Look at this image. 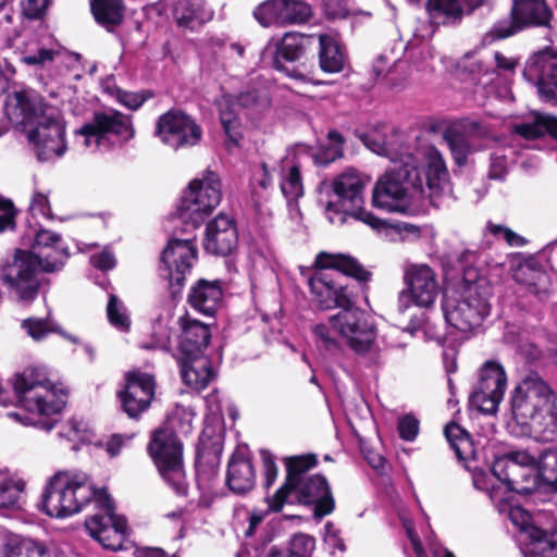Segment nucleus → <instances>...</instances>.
<instances>
[{"label": "nucleus", "mask_w": 557, "mask_h": 557, "mask_svg": "<svg viewBox=\"0 0 557 557\" xmlns=\"http://www.w3.org/2000/svg\"><path fill=\"white\" fill-rule=\"evenodd\" d=\"M90 503L98 512L85 520L88 534L108 550L123 549L127 536V520L116 515L115 504L107 488L94 486L88 475L59 471L47 482L38 509L51 518H65L84 509Z\"/></svg>", "instance_id": "f257e3e1"}, {"label": "nucleus", "mask_w": 557, "mask_h": 557, "mask_svg": "<svg viewBox=\"0 0 557 557\" xmlns=\"http://www.w3.org/2000/svg\"><path fill=\"white\" fill-rule=\"evenodd\" d=\"M307 277L311 299L318 309H348L366 294L372 272L348 253L320 251Z\"/></svg>", "instance_id": "f03ea898"}, {"label": "nucleus", "mask_w": 557, "mask_h": 557, "mask_svg": "<svg viewBox=\"0 0 557 557\" xmlns=\"http://www.w3.org/2000/svg\"><path fill=\"white\" fill-rule=\"evenodd\" d=\"M447 178L448 171L442 153L431 147L423 165L409 158L380 176L372 190V206L392 213L409 214L410 191L422 194L425 185L431 195H437Z\"/></svg>", "instance_id": "7ed1b4c3"}, {"label": "nucleus", "mask_w": 557, "mask_h": 557, "mask_svg": "<svg viewBox=\"0 0 557 557\" xmlns=\"http://www.w3.org/2000/svg\"><path fill=\"white\" fill-rule=\"evenodd\" d=\"M285 479L283 484L264 498L267 512L278 513L285 505L313 507V517L322 519L335 509L332 487L325 475L308 474L318 463L314 453L286 456L283 458Z\"/></svg>", "instance_id": "20e7f679"}, {"label": "nucleus", "mask_w": 557, "mask_h": 557, "mask_svg": "<svg viewBox=\"0 0 557 557\" xmlns=\"http://www.w3.org/2000/svg\"><path fill=\"white\" fill-rule=\"evenodd\" d=\"M487 262L476 252L466 250L456 260L455 268L462 274V300L445 299L442 304L445 320L460 332L484 334L487 315Z\"/></svg>", "instance_id": "39448f33"}, {"label": "nucleus", "mask_w": 557, "mask_h": 557, "mask_svg": "<svg viewBox=\"0 0 557 557\" xmlns=\"http://www.w3.org/2000/svg\"><path fill=\"white\" fill-rule=\"evenodd\" d=\"M14 396L21 407L30 413H37L36 419L25 417V424H32L44 431L55 428L60 414L65 408L70 395L69 387L50 380L46 367L29 366L13 380Z\"/></svg>", "instance_id": "423d86ee"}, {"label": "nucleus", "mask_w": 557, "mask_h": 557, "mask_svg": "<svg viewBox=\"0 0 557 557\" xmlns=\"http://www.w3.org/2000/svg\"><path fill=\"white\" fill-rule=\"evenodd\" d=\"M511 410L517 423L530 435H543L556 425L555 394L537 373L527 375L516 386Z\"/></svg>", "instance_id": "0eeeda50"}, {"label": "nucleus", "mask_w": 557, "mask_h": 557, "mask_svg": "<svg viewBox=\"0 0 557 557\" xmlns=\"http://www.w3.org/2000/svg\"><path fill=\"white\" fill-rule=\"evenodd\" d=\"M540 457L535 458L527 451L512 450L496 456L490 473L496 479L500 488V497H516V494L530 495L542 482Z\"/></svg>", "instance_id": "6e6552de"}, {"label": "nucleus", "mask_w": 557, "mask_h": 557, "mask_svg": "<svg viewBox=\"0 0 557 557\" xmlns=\"http://www.w3.org/2000/svg\"><path fill=\"white\" fill-rule=\"evenodd\" d=\"M317 34L285 33L275 42L272 67L299 82L308 81L314 73Z\"/></svg>", "instance_id": "1a4fd4ad"}, {"label": "nucleus", "mask_w": 557, "mask_h": 557, "mask_svg": "<svg viewBox=\"0 0 557 557\" xmlns=\"http://www.w3.org/2000/svg\"><path fill=\"white\" fill-rule=\"evenodd\" d=\"M147 451L158 472L177 495L187 494L184 480L183 443L174 430L158 428L152 431Z\"/></svg>", "instance_id": "9d476101"}, {"label": "nucleus", "mask_w": 557, "mask_h": 557, "mask_svg": "<svg viewBox=\"0 0 557 557\" xmlns=\"http://www.w3.org/2000/svg\"><path fill=\"white\" fill-rule=\"evenodd\" d=\"M222 182L218 173L206 170L201 178L193 180L183 191L177 207L178 216L198 227L219 206Z\"/></svg>", "instance_id": "9b49d317"}, {"label": "nucleus", "mask_w": 557, "mask_h": 557, "mask_svg": "<svg viewBox=\"0 0 557 557\" xmlns=\"http://www.w3.org/2000/svg\"><path fill=\"white\" fill-rule=\"evenodd\" d=\"M74 135L84 137L85 147L94 141L98 147L113 137L123 147L136 136L133 115L116 109L96 110L88 122L74 131Z\"/></svg>", "instance_id": "f8f14e48"}, {"label": "nucleus", "mask_w": 557, "mask_h": 557, "mask_svg": "<svg viewBox=\"0 0 557 557\" xmlns=\"http://www.w3.org/2000/svg\"><path fill=\"white\" fill-rule=\"evenodd\" d=\"M41 264L25 249H15L11 261L1 271V280L15 294L18 301L29 305L39 295L42 277Z\"/></svg>", "instance_id": "ddd939ff"}, {"label": "nucleus", "mask_w": 557, "mask_h": 557, "mask_svg": "<svg viewBox=\"0 0 557 557\" xmlns=\"http://www.w3.org/2000/svg\"><path fill=\"white\" fill-rule=\"evenodd\" d=\"M553 16L546 0H512L510 20L495 23L490 29V37L505 39L525 28H552Z\"/></svg>", "instance_id": "4468645a"}, {"label": "nucleus", "mask_w": 557, "mask_h": 557, "mask_svg": "<svg viewBox=\"0 0 557 557\" xmlns=\"http://www.w3.org/2000/svg\"><path fill=\"white\" fill-rule=\"evenodd\" d=\"M197 257L194 239L171 238L162 250L160 260L168 272L169 294L174 304L182 299L186 274L191 271Z\"/></svg>", "instance_id": "2eb2a0df"}, {"label": "nucleus", "mask_w": 557, "mask_h": 557, "mask_svg": "<svg viewBox=\"0 0 557 557\" xmlns=\"http://www.w3.org/2000/svg\"><path fill=\"white\" fill-rule=\"evenodd\" d=\"M202 134V127L196 120L181 109L168 110L156 122L154 135L174 150L197 146Z\"/></svg>", "instance_id": "dca6fc26"}, {"label": "nucleus", "mask_w": 557, "mask_h": 557, "mask_svg": "<svg viewBox=\"0 0 557 557\" xmlns=\"http://www.w3.org/2000/svg\"><path fill=\"white\" fill-rule=\"evenodd\" d=\"M24 134L33 146L37 159L41 162L48 161L52 157H62L67 150L65 122L53 112L41 116V120Z\"/></svg>", "instance_id": "f3484780"}, {"label": "nucleus", "mask_w": 557, "mask_h": 557, "mask_svg": "<svg viewBox=\"0 0 557 557\" xmlns=\"http://www.w3.org/2000/svg\"><path fill=\"white\" fill-rule=\"evenodd\" d=\"M406 289L398 296V312L404 313L411 305L430 308L438 295V283L433 269L426 264L409 267L404 276Z\"/></svg>", "instance_id": "a211bd4d"}, {"label": "nucleus", "mask_w": 557, "mask_h": 557, "mask_svg": "<svg viewBox=\"0 0 557 557\" xmlns=\"http://www.w3.org/2000/svg\"><path fill=\"white\" fill-rule=\"evenodd\" d=\"M156 379L140 369L129 370L124 374L123 387L116 397L121 409L129 419L138 420L147 411L156 396Z\"/></svg>", "instance_id": "6ab92c4d"}, {"label": "nucleus", "mask_w": 557, "mask_h": 557, "mask_svg": "<svg viewBox=\"0 0 557 557\" xmlns=\"http://www.w3.org/2000/svg\"><path fill=\"white\" fill-rule=\"evenodd\" d=\"M331 326L348 339V346L358 355L370 351L375 339V327L368 314L356 306L343 309L329 318Z\"/></svg>", "instance_id": "aec40b11"}, {"label": "nucleus", "mask_w": 557, "mask_h": 557, "mask_svg": "<svg viewBox=\"0 0 557 557\" xmlns=\"http://www.w3.org/2000/svg\"><path fill=\"white\" fill-rule=\"evenodd\" d=\"M522 76L533 84L544 102L557 101V49L545 47L532 53L524 65Z\"/></svg>", "instance_id": "412c9836"}, {"label": "nucleus", "mask_w": 557, "mask_h": 557, "mask_svg": "<svg viewBox=\"0 0 557 557\" xmlns=\"http://www.w3.org/2000/svg\"><path fill=\"white\" fill-rule=\"evenodd\" d=\"M5 113L12 126L25 133L50 112L41 98L18 90L8 97Z\"/></svg>", "instance_id": "4be33fe9"}, {"label": "nucleus", "mask_w": 557, "mask_h": 557, "mask_svg": "<svg viewBox=\"0 0 557 557\" xmlns=\"http://www.w3.org/2000/svg\"><path fill=\"white\" fill-rule=\"evenodd\" d=\"M28 251L39 261L44 273L61 270L70 256L62 236L46 228L35 232L34 243Z\"/></svg>", "instance_id": "5701e85b"}, {"label": "nucleus", "mask_w": 557, "mask_h": 557, "mask_svg": "<svg viewBox=\"0 0 557 557\" xmlns=\"http://www.w3.org/2000/svg\"><path fill=\"white\" fill-rule=\"evenodd\" d=\"M177 325L181 330L178 342L181 358L193 360L205 355L211 342L210 325L193 318L188 312L178 318Z\"/></svg>", "instance_id": "b1692460"}, {"label": "nucleus", "mask_w": 557, "mask_h": 557, "mask_svg": "<svg viewBox=\"0 0 557 557\" xmlns=\"http://www.w3.org/2000/svg\"><path fill=\"white\" fill-rule=\"evenodd\" d=\"M238 246V230L236 221L220 213L206 226L203 239L205 250L214 256L226 257Z\"/></svg>", "instance_id": "393cba45"}, {"label": "nucleus", "mask_w": 557, "mask_h": 557, "mask_svg": "<svg viewBox=\"0 0 557 557\" xmlns=\"http://www.w3.org/2000/svg\"><path fill=\"white\" fill-rule=\"evenodd\" d=\"M331 186L335 199L327 201V211L344 213L355 203L364 202V182L356 170L350 169L338 174L333 178Z\"/></svg>", "instance_id": "a878e982"}, {"label": "nucleus", "mask_w": 557, "mask_h": 557, "mask_svg": "<svg viewBox=\"0 0 557 557\" xmlns=\"http://www.w3.org/2000/svg\"><path fill=\"white\" fill-rule=\"evenodd\" d=\"M485 129L479 122L463 119L448 126L443 133V139L449 147L455 163L462 166L468 161V156L473 152L472 136H481Z\"/></svg>", "instance_id": "bb28decb"}, {"label": "nucleus", "mask_w": 557, "mask_h": 557, "mask_svg": "<svg viewBox=\"0 0 557 557\" xmlns=\"http://www.w3.org/2000/svg\"><path fill=\"white\" fill-rule=\"evenodd\" d=\"M257 472L252 458L243 451H234L228 459L225 485L237 496H245L256 487Z\"/></svg>", "instance_id": "cd10ccee"}, {"label": "nucleus", "mask_w": 557, "mask_h": 557, "mask_svg": "<svg viewBox=\"0 0 557 557\" xmlns=\"http://www.w3.org/2000/svg\"><path fill=\"white\" fill-rule=\"evenodd\" d=\"M490 500L494 504L499 515L506 516L511 523L517 527L521 535H524L528 542L542 534L541 528L533 524L532 516L529 511L519 506L516 497H500V488L495 487V483L490 482Z\"/></svg>", "instance_id": "c85d7f7f"}, {"label": "nucleus", "mask_w": 557, "mask_h": 557, "mask_svg": "<svg viewBox=\"0 0 557 557\" xmlns=\"http://www.w3.org/2000/svg\"><path fill=\"white\" fill-rule=\"evenodd\" d=\"M511 270L513 280L528 287L533 294L546 292L549 277L544 267L534 258L530 257L521 261V255L511 256Z\"/></svg>", "instance_id": "c756f323"}, {"label": "nucleus", "mask_w": 557, "mask_h": 557, "mask_svg": "<svg viewBox=\"0 0 557 557\" xmlns=\"http://www.w3.org/2000/svg\"><path fill=\"white\" fill-rule=\"evenodd\" d=\"M319 69L327 74L341 73L347 60L346 46L334 35L321 33L315 35Z\"/></svg>", "instance_id": "7c9ffc66"}, {"label": "nucleus", "mask_w": 557, "mask_h": 557, "mask_svg": "<svg viewBox=\"0 0 557 557\" xmlns=\"http://www.w3.org/2000/svg\"><path fill=\"white\" fill-rule=\"evenodd\" d=\"M223 298V288L219 280L199 278L189 289L188 305L197 312L213 317Z\"/></svg>", "instance_id": "2f4dec72"}, {"label": "nucleus", "mask_w": 557, "mask_h": 557, "mask_svg": "<svg viewBox=\"0 0 557 557\" xmlns=\"http://www.w3.org/2000/svg\"><path fill=\"white\" fill-rule=\"evenodd\" d=\"M483 51L484 45L482 44L475 47L473 50L466 52L465 55L458 62L456 67L457 75L461 79H466L467 77H469L470 81L473 83V85L475 86L473 92L475 95H483L486 88L485 85L479 86L480 77L487 73L486 60L485 57L482 54Z\"/></svg>", "instance_id": "473e14b6"}, {"label": "nucleus", "mask_w": 557, "mask_h": 557, "mask_svg": "<svg viewBox=\"0 0 557 557\" xmlns=\"http://www.w3.org/2000/svg\"><path fill=\"white\" fill-rule=\"evenodd\" d=\"M90 13L98 25L112 32L125 16L123 0H89Z\"/></svg>", "instance_id": "72a5a7b5"}, {"label": "nucleus", "mask_w": 557, "mask_h": 557, "mask_svg": "<svg viewBox=\"0 0 557 557\" xmlns=\"http://www.w3.org/2000/svg\"><path fill=\"white\" fill-rule=\"evenodd\" d=\"M180 363L182 379L189 387L205 389L214 376L211 361L205 355L193 360L181 358Z\"/></svg>", "instance_id": "f704fd0d"}, {"label": "nucleus", "mask_w": 557, "mask_h": 557, "mask_svg": "<svg viewBox=\"0 0 557 557\" xmlns=\"http://www.w3.org/2000/svg\"><path fill=\"white\" fill-rule=\"evenodd\" d=\"M533 120L516 124L513 131L525 140H536L549 136L557 140V116L542 112H532Z\"/></svg>", "instance_id": "c9c22d12"}, {"label": "nucleus", "mask_w": 557, "mask_h": 557, "mask_svg": "<svg viewBox=\"0 0 557 557\" xmlns=\"http://www.w3.org/2000/svg\"><path fill=\"white\" fill-rule=\"evenodd\" d=\"M3 553L5 557H50V552L44 542L11 535L7 539Z\"/></svg>", "instance_id": "e433bc0d"}, {"label": "nucleus", "mask_w": 557, "mask_h": 557, "mask_svg": "<svg viewBox=\"0 0 557 557\" xmlns=\"http://www.w3.org/2000/svg\"><path fill=\"white\" fill-rule=\"evenodd\" d=\"M222 451L223 446L221 442L213 440L210 436H200L195 457V468L197 472L199 473L201 471V467L208 466L213 475H216Z\"/></svg>", "instance_id": "4c0bfd02"}, {"label": "nucleus", "mask_w": 557, "mask_h": 557, "mask_svg": "<svg viewBox=\"0 0 557 557\" xmlns=\"http://www.w3.org/2000/svg\"><path fill=\"white\" fill-rule=\"evenodd\" d=\"M444 434L460 460H468L469 457L476 460V449L469 433L456 422H449L444 429Z\"/></svg>", "instance_id": "58836bf2"}, {"label": "nucleus", "mask_w": 557, "mask_h": 557, "mask_svg": "<svg viewBox=\"0 0 557 557\" xmlns=\"http://www.w3.org/2000/svg\"><path fill=\"white\" fill-rule=\"evenodd\" d=\"M425 10L431 20L443 18V24H458L465 15L460 0H426Z\"/></svg>", "instance_id": "ea45409f"}, {"label": "nucleus", "mask_w": 557, "mask_h": 557, "mask_svg": "<svg viewBox=\"0 0 557 557\" xmlns=\"http://www.w3.org/2000/svg\"><path fill=\"white\" fill-rule=\"evenodd\" d=\"M174 16L180 26L194 29L206 22L202 0H178L174 7Z\"/></svg>", "instance_id": "a19ab883"}, {"label": "nucleus", "mask_w": 557, "mask_h": 557, "mask_svg": "<svg viewBox=\"0 0 557 557\" xmlns=\"http://www.w3.org/2000/svg\"><path fill=\"white\" fill-rule=\"evenodd\" d=\"M220 122L227 138L225 143L226 149L232 150L239 147L244 138V126L240 117L231 104L226 103L225 107L221 108Z\"/></svg>", "instance_id": "79ce46f5"}, {"label": "nucleus", "mask_w": 557, "mask_h": 557, "mask_svg": "<svg viewBox=\"0 0 557 557\" xmlns=\"http://www.w3.org/2000/svg\"><path fill=\"white\" fill-rule=\"evenodd\" d=\"M330 144L321 145L313 153V161L318 165L326 166L344 157L345 137L336 129H331L326 135Z\"/></svg>", "instance_id": "37998d69"}, {"label": "nucleus", "mask_w": 557, "mask_h": 557, "mask_svg": "<svg viewBox=\"0 0 557 557\" xmlns=\"http://www.w3.org/2000/svg\"><path fill=\"white\" fill-rule=\"evenodd\" d=\"M523 554L524 557H557V532L547 533L542 530L541 535L525 544Z\"/></svg>", "instance_id": "c03bdc74"}, {"label": "nucleus", "mask_w": 557, "mask_h": 557, "mask_svg": "<svg viewBox=\"0 0 557 557\" xmlns=\"http://www.w3.org/2000/svg\"><path fill=\"white\" fill-rule=\"evenodd\" d=\"M284 8L285 0H267L255 9L253 16L264 27L284 26Z\"/></svg>", "instance_id": "a18cd8bd"}, {"label": "nucleus", "mask_w": 557, "mask_h": 557, "mask_svg": "<svg viewBox=\"0 0 557 557\" xmlns=\"http://www.w3.org/2000/svg\"><path fill=\"white\" fill-rule=\"evenodd\" d=\"M539 463L543 485L548 492L557 493V448L544 449Z\"/></svg>", "instance_id": "49530a36"}, {"label": "nucleus", "mask_w": 557, "mask_h": 557, "mask_svg": "<svg viewBox=\"0 0 557 557\" xmlns=\"http://www.w3.org/2000/svg\"><path fill=\"white\" fill-rule=\"evenodd\" d=\"M313 547L314 537L299 533L293 536L288 552L272 547L268 557H308Z\"/></svg>", "instance_id": "de8ad7c7"}, {"label": "nucleus", "mask_w": 557, "mask_h": 557, "mask_svg": "<svg viewBox=\"0 0 557 557\" xmlns=\"http://www.w3.org/2000/svg\"><path fill=\"white\" fill-rule=\"evenodd\" d=\"M487 380V360L484 361L479 369V382L473 386L469 396V409L475 410L478 413L486 414L487 408L484 406L487 403L486 392Z\"/></svg>", "instance_id": "09e8293b"}, {"label": "nucleus", "mask_w": 557, "mask_h": 557, "mask_svg": "<svg viewBox=\"0 0 557 557\" xmlns=\"http://www.w3.org/2000/svg\"><path fill=\"white\" fill-rule=\"evenodd\" d=\"M490 380H493L495 384L494 389L490 393V401L492 403L490 413H493L497 410V406L503 400L507 388V374L503 366L494 360H490Z\"/></svg>", "instance_id": "8fccbe9b"}, {"label": "nucleus", "mask_w": 557, "mask_h": 557, "mask_svg": "<svg viewBox=\"0 0 557 557\" xmlns=\"http://www.w3.org/2000/svg\"><path fill=\"white\" fill-rule=\"evenodd\" d=\"M281 190L288 200H297L304 195L300 166L294 164L281 182Z\"/></svg>", "instance_id": "3c124183"}, {"label": "nucleus", "mask_w": 557, "mask_h": 557, "mask_svg": "<svg viewBox=\"0 0 557 557\" xmlns=\"http://www.w3.org/2000/svg\"><path fill=\"white\" fill-rule=\"evenodd\" d=\"M312 15L311 7L301 0H285L284 26L306 23Z\"/></svg>", "instance_id": "603ef678"}, {"label": "nucleus", "mask_w": 557, "mask_h": 557, "mask_svg": "<svg viewBox=\"0 0 557 557\" xmlns=\"http://www.w3.org/2000/svg\"><path fill=\"white\" fill-rule=\"evenodd\" d=\"M482 463L480 465V454L476 451V460L474 461L472 457H469L466 465L467 470L472 475L473 486L483 492H487V474L485 471V466L487 465L486 456L484 451H482Z\"/></svg>", "instance_id": "864d4df0"}, {"label": "nucleus", "mask_w": 557, "mask_h": 557, "mask_svg": "<svg viewBox=\"0 0 557 557\" xmlns=\"http://www.w3.org/2000/svg\"><path fill=\"white\" fill-rule=\"evenodd\" d=\"M344 214L351 216L352 219L360 221L371 228L381 231L388 226L387 222L383 219L377 218L372 212L367 211L363 208V202L355 203L349 210L345 211Z\"/></svg>", "instance_id": "5fc2aeb1"}, {"label": "nucleus", "mask_w": 557, "mask_h": 557, "mask_svg": "<svg viewBox=\"0 0 557 557\" xmlns=\"http://www.w3.org/2000/svg\"><path fill=\"white\" fill-rule=\"evenodd\" d=\"M17 213L13 201L0 195V234L15 232Z\"/></svg>", "instance_id": "6e6d98bb"}, {"label": "nucleus", "mask_w": 557, "mask_h": 557, "mask_svg": "<svg viewBox=\"0 0 557 557\" xmlns=\"http://www.w3.org/2000/svg\"><path fill=\"white\" fill-rule=\"evenodd\" d=\"M261 461H262V475H263V487L268 491L273 486L277 479L278 468L276 465L275 455L267 449L261 448L259 450Z\"/></svg>", "instance_id": "4d7b16f0"}, {"label": "nucleus", "mask_w": 557, "mask_h": 557, "mask_svg": "<svg viewBox=\"0 0 557 557\" xmlns=\"http://www.w3.org/2000/svg\"><path fill=\"white\" fill-rule=\"evenodd\" d=\"M333 330L331 324L319 323L314 325L313 334L325 350L335 354L341 350V344L333 335Z\"/></svg>", "instance_id": "13d9d810"}, {"label": "nucleus", "mask_w": 557, "mask_h": 557, "mask_svg": "<svg viewBox=\"0 0 557 557\" xmlns=\"http://www.w3.org/2000/svg\"><path fill=\"white\" fill-rule=\"evenodd\" d=\"M122 304L120 302L116 295H110L109 301L107 305V314L110 323L116 327L128 329L129 327V319L123 312Z\"/></svg>", "instance_id": "bf43d9fd"}, {"label": "nucleus", "mask_w": 557, "mask_h": 557, "mask_svg": "<svg viewBox=\"0 0 557 557\" xmlns=\"http://www.w3.org/2000/svg\"><path fill=\"white\" fill-rule=\"evenodd\" d=\"M22 327L34 341H41L47 337L53 330L49 326L46 319L27 318L22 321Z\"/></svg>", "instance_id": "052dcab7"}, {"label": "nucleus", "mask_w": 557, "mask_h": 557, "mask_svg": "<svg viewBox=\"0 0 557 557\" xmlns=\"http://www.w3.org/2000/svg\"><path fill=\"white\" fill-rule=\"evenodd\" d=\"M152 97L153 92L151 90L120 91L117 95V100L122 106L135 111Z\"/></svg>", "instance_id": "680f3d73"}, {"label": "nucleus", "mask_w": 557, "mask_h": 557, "mask_svg": "<svg viewBox=\"0 0 557 557\" xmlns=\"http://www.w3.org/2000/svg\"><path fill=\"white\" fill-rule=\"evenodd\" d=\"M23 491V482L0 484V508L14 507Z\"/></svg>", "instance_id": "e2e57ef3"}, {"label": "nucleus", "mask_w": 557, "mask_h": 557, "mask_svg": "<svg viewBox=\"0 0 557 557\" xmlns=\"http://www.w3.org/2000/svg\"><path fill=\"white\" fill-rule=\"evenodd\" d=\"M490 234L496 238H503L511 247H521L527 244V239L515 233L511 228L490 223Z\"/></svg>", "instance_id": "0e129e2a"}, {"label": "nucleus", "mask_w": 557, "mask_h": 557, "mask_svg": "<svg viewBox=\"0 0 557 557\" xmlns=\"http://www.w3.org/2000/svg\"><path fill=\"white\" fill-rule=\"evenodd\" d=\"M397 430L401 440L412 442L419 433V420L413 414H405L398 420Z\"/></svg>", "instance_id": "69168bd1"}, {"label": "nucleus", "mask_w": 557, "mask_h": 557, "mask_svg": "<svg viewBox=\"0 0 557 557\" xmlns=\"http://www.w3.org/2000/svg\"><path fill=\"white\" fill-rule=\"evenodd\" d=\"M58 52L53 49L40 48L35 54L21 57V62L32 66H45L48 62H53Z\"/></svg>", "instance_id": "338daca9"}, {"label": "nucleus", "mask_w": 557, "mask_h": 557, "mask_svg": "<svg viewBox=\"0 0 557 557\" xmlns=\"http://www.w3.org/2000/svg\"><path fill=\"white\" fill-rule=\"evenodd\" d=\"M50 0H25L23 2V13L29 20L41 18L48 9Z\"/></svg>", "instance_id": "774afa93"}]
</instances>
